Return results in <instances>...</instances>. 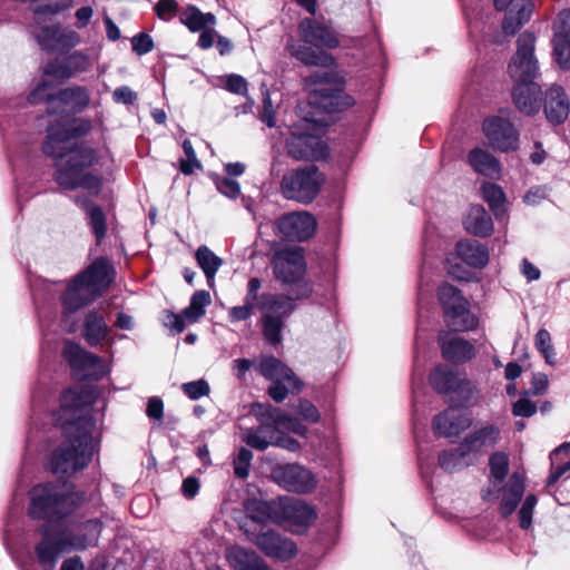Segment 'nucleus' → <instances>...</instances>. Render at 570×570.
I'll list each match as a JSON object with an SVG mask.
<instances>
[{"label":"nucleus","instance_id":"nucleus-1","mask_svg":"<svg viewBox=\"0 0 570 570\" xmlns=\"http://www.w3.org/2000/svg\"><path fill=\"white\" fill-rule=\"evenodd\" d=\"M83 497L71 491L67 484L37 485L31 491L29 514L47 521L42 540L36 548L38 560L45 570H52L60 554L95 544L101 531L97 520L75 524L63 520Z\"/></svg>","mask_w":570,"mask_h":570},{"label":"nucleus","instance_id":"nucleus-12","mask_svg":"<svg viewBox=\"0 0 570 570\" xmlns=\"http://www.w3.org/2000/svg\"><path fill=\"white\" fill-rule=\"evenodd\" d=\"M271 476L286 491L299 494L312 492L317 484L314 474L305 466L296 463L275 466Z\"/></svg>","mask_w":570,"mask_h":570},{"label":"nucleus","instance_id":"nucleus-11","mask_svg":"<svg viewBox=\"0 0 570 570\" xmlns=\"http://www.w3.org/2000/svg\"><path fill=\"white\" fill-rule=\"evenodd\" d=\"M535 38L530 32L518 37L517 51L508 65V72L514 82L534 80L539 73V62L534 55Z\"/></svg>","mask_w":570,"mask_h":570},{"label":"nucleus","instance_id":"nucleus-57","mask_svg":"<svg viewBox=\"0 0 570 570\" xmlns=\"http://www.w3.org/2000/svg\"><path fill=\"white\" fill-rule=\"evenodd\" d=\"M225 88L233 94L245 96L247 94V81L242 76L232 73L225 78Z\"/></svg>","mask_w":570,"mask_h":570},{"label":"nucleus","instance_id":"nucleus-7","mask_svg":"<svg viewBox=\"0 0 570 570\" xmlns=\"http://www.w3.org/2000/svg\"><path fill=\"white\" fill-rule=\"evenodd\" d=\"M49 87L51 85L47 80H42L29 95V100L32 104L46 100L49 115L79 112L89 105L90 96L83 87L66 88L57 95L49 94Z\"/></svg>","mask_w":570,"mask_h":570},{"label":"nucleus","instance_id":"nucleus-28","mask_svg":"<svg viewBox=\"0 0 570 570\" xmlns=\"http://www.w3.org/2000/svg\"><path fill=\"white\" fill-rule=\"evenodd\" d=\"M89 66V57L83 52L76 51L68 56L63 62L52 61L48 63L45 67V76L69 78L75 73L87 70Z\"/></svg>","mask_w":570,"mask_h":570},{"label":"nucleus","instance_id":"nucleus-24","mask_svg":"<svg viewBox=\"0 0 570 570\" xmlns=\"http://www.w3.org/2000/svg\"><path fill=\"white\" fill-rule=\"evenodd\" d=\"M544 112L547 119L553 124L559 125L564 122L570 114L569 98L560 86H551L544 98Z\"/></svg>","mask_w":570,"mask_h":570},{"label":"nucleus","instance_id":"nucleus-40","mask_svg":"<svg viewBox=\"0 0 570 570\" xmlns=\"http://www.w3.org/2000/svg\"><path fill=\"white\" fill-rule=\"evenodd\" d=\"M229 564L236 570H264L259 557L250 550L235 546L226 550Z\"/></svg>","mask_w":570,"mask_h":570},{"label":"nucleus","instance_id":"nucleus-56","mask_svg":"<svg viewBox=\"0 0 570 570\" xmlns=\"http://www.w3.org/2000/svg\"><path fill=\"white\" fill-rule=\"evenodd\" d=\"M215 184L218 191L225 195L226 197L236 198L240 193V186L238 181H236L235 179L227 177L217 178Z\"/></svg>","mask_w":570,"mask_h":570},{"label":"nucleus","instance_id":"nucleus-30","mask_svg":"<svg viewBox=\"0 0 570 570\" xmlns=\"http://www.w3.org/2000/svg\"><path fill=\"white\" fill-rule=\"evenodd\" d=\"M278 428L275 423L262 422L256 429L242 431V440L253 449L264 451L275 444Z\"/></svg>","mask_w":570,"mask_h":570},{"label":"nucleus","instance_id":"nucleus-16","mask_svg":"<svg viewBox=\"0 0 570 570\" xmlns=\"http://www.w3.org/2000/svg\"><path fill=\"white\" fill-rule=\"evenodd\" d=\"M63 355L71 367L79 371L83 377L98 380L107 373L101 360L83 350L79 344L67 342Z\"/></svg>","mask_w":570,"mask_h":570},{"label":"nucleus","instance_id":"nucleus-45","mask_svg":"<svg viewBox=\"0 0 570 570\" xmlns=\"http://www.w3.org/2000/svg\"><path fill=\"white\" fill-rule=\"evenodd\" d=\"M439 464L443 470L454 472L469 466L472 463L468 456L462 455L461 448L459 446L456 450L443 451L439 455Z\"/></svg>","mask_w":570,"mask_h":570},{"label":"nucleus","instance_id":"nucleus-35","mask_svg":"<svg viewBox=\"0 0 570 570\" xmlns=\"http://www.w3.org/2000/svg\"><path fill=\"white\" fill-rule=\"evenodd\" d=\"M468 161L470 166L483 176L492 179L500 177L501 166L500 163L487 150L474 148L469 153Z\"/></svg>","mask_w":570,"mask_h":570},{"label":"nucleus","instance_id":"nucleus-42","mask_svg":"<svg viewBox=\"0 0 570 570\" xmlns=\"http://www.w3.org/2000/svg\"><path fill=\"white\" fill-rule=\"evenodd\" d=\"M180 22L186 24L190 31L196 32L214 26L216 18L212 13H203L195 7H187L180 12Z\"/></svg>","mask_w":570,"mask_h":570},{"label":"nucleus","instance_id":"nucleus-51","mask_svg":"<svg viewBox=\"0 0 570 570\" xmlns=\"http://www.w3.org/2000/svg\"><path fill=\"white\" fill-rule=\"evenodd\" d=\"M180 387L184 393L193 401L199 400L203 396H207L210 392V386L204 379L184 383Z\"/></svg>","mask_w":570,"mask_h":570},{"label":"nucleus","instance_id":"nucleus-49","mask_svg":"<svg viewBox=\"0 0 570 570\" xmlns=\"http://www.w3.org/2000/svg\"><path fill=\"white\" fill-rule=\"evenodd\" d=\"M253 453L246 448H240L234 458V473L239 479H246L249 475Z\"/></svg>","mask_w":570,"mask_h":570},{"label":"nucleus","instance_id":"nucleus-4","mask_svg":"<svg viewBox=\"0 0 570 570\" xmlns=\"http://www.w3.org/2000/svg\"><path fill=\"white\" fill-rule=\"evenodd\" d=\"M114 269L108 261L99 258L86 271L73 277L61 295L65 321L86 305L96 301L110 285Z\"/></svg>","mask_w":570,"mask_h":570},{"label":"nucleus","instance_id":"nucleus-41","mask_svg":"<svg viewBox=\"0 0 570 570\" xmlns=\"http://www.w3.org/2000/svg\"><path fill=\"white\" fill-rule=\"evenodd\" d=\"M195 258L206 276L208 286L214 288L215 276L223 265V259L205 245L198 247L195 253Z\"/></svg>","mask_w":570,"mask_h":570},{"label":"nucleus","instance_id":"nucleus-22","mask_svg":"<svg viewBox=\"0 0 570 570\" xmlns=\"http://www.w3.org/2000/svg\"><path fill=\"white\" fill-rule=\"evenodd\" d=\"M512 98L521 112L528 116L535 115L541 107V87L534 80L515 82Z\"/></svg>","mask_w":570,"mask_h":570},{"label":"nucleus","instance_id":"nucleus-29","mask_svg":"<svg viewBox=\"0 0 570 570\" xmlns=\"http://www.w3.org/2000/svg\"><path fill=\"white\" fill-rule=\"evenodd\" d=\"M259 373L274 383L292 382L293 390H301V382L293 371L274 356L264 357L258 366Z\"/></svg>","mask_w":570,"mask_h":570},{"label":"nucleus","instance_id":"nucleus-46","mask_svg":"<svg viewBox=\"0 0 570 570\" xmlns=\"http://www.w3.org/2000/svg\"><path fill=\"white\" fill-rule=\"evenodd\" d=\"M482 195L495 215H499L504 203V193L502 188L495 184L487 183L482 186Z\"/></svg>","mask_w":570,"mask_h":570},{"label":"nucleus","instance_id":"nucleus-53","mask_svg":"<svg viewBox=\"0 0 570 570\" xmlns=\"http://www.w3.org/2000/svg\"><path fill=\"white\" fill-rule=\"evenodd\" d=\"M73 0H50V2L43 7H38L33 10L36 19L40 20L45 14H56L70 8Z\"/></svg>","mask_w":570,"mask_h":570},{"label":"nucleus","instance_id":"nucleus-43","mask_svg":"<svg viewBox=\"0 0 570 570\" xmlns=\"http://www.w3.org/2000/svg\"><path fill=\"white\" fill-rule=\"evenodd\" d=\"M533 344L548 365L554 366L557 364V354L552 344L551 334L548 330L540 328L534 335Z\"/></svg>","mask_w":570,"mask_h":570},{"label":"nucleus","instance_id":"nucleus-10","mask_svg":"<svg viewBox=\"0 0 570 570\" xmlns=\"http://www.w3.org/2000/svg\"><path fill=\"white\" fill-rule=\"evenodd\" d=\"M439 299L444 308L446 322L453 331L473 330L478 320L469 311V302L452 285L444 284L439 288Z\"/></svg>","mask_w":570,"mask_h":570},{"label":"nucleus","instance_id":"nucleus-54","mask_svg":"<svg viewBox=\"0 0 570 570\" xmlns=\"http://www.w3.org/2000/svg\"><path fill=\"white\" fill-rule=\"evenodd\" d=\"M262 95H263V108L259 114V119L265 122L268 127L275 126V109L269 96V91L266 86H262Z\"/></svg>","mask_w":570,"mask_h":570},{"label":"nucleus","instance_id":"nucleus-23","mask_svg":"<svg viewBox=\"0 0 570 570\" xmlns=\"http://www.w3.org/2000/svg\"><path fill=\"white\" fill-rule=\"evenodd\" d=\"M471 425V420L461 410L450 407L435 416L433 429L439 436H456Z\"/></svg>","mask_w":570,"mask_h":570},{"label":"nucleus","instance_id":"nucleus-48","mask_svg":"<svg viewBox=\"0 0 570 570\" xmlns=\"http://www.w3.org/2000/svg\"><path fill=\"white\" fill-rule=\"evenodd\" d=\"M490 471L491 476L499 483L504 480L509 470L508 455L502 452H497L490 456Z\"/></svg>","mask_w":570,"mask_h":570},{"label":"nucleus","instance_id":"nucleus-52","mask_svg":"<svg viewBox=\"0 0 570 570\" xmlns=\"http://www.w3.org/2000/svg\"><path fill=\"white\" fill-rule=\"evenodd\" d=\"M538 500L534 494H529L520 510H519V524L522 529H529L532 524V514Z\"/></svg>","mask_w":570,"mask_h":570},{"label":"nucleus","instance_id":"nucleus-18","mask_svg":"<svg viewBox=\"0 0 570 570\" xmlns=\"http://www.w3.org/2000/svg\"><path fill=\"white\" fill-rule=\"evenodd\" d=\"M498 10H504L502 29L505 35H514L525 23L533 10L532 0H493Z\"/></svg>","mask_w":570,"mask_h":570},{"label":"nucleus","instance_id":"nucleus-47","mask_svg":"<svg viewBox=\"0 0 570 570\" xmlns=\"http://www.w3.org/2000/svg\"><path fill=\"white\" fill-rule=\"evenodd\" d=\"M553 53L557 63L562 69L570 68V39H566V37H554Z\"/></svg>","mask_w":570,"mask_h":570},{"label":"nucleus","instance_id":"nucleus-27","mask_svg":"<svg viewBox=\"0 0 570 570\" xmlns=\"http://www.w3.org/2000/svg\"><path fill=\"white\" fill-rule=\"evenodd\" d=\"M245 512L248 519L247 528L250 530L252 527L249 524H262L268 521L279 522V501L268 502L258 499H249L245 503Z\"/></svg>","mask_w":570,"mask_h":570},{"label":"nucleus","instance_id":"nucleus-32","mask_svg":"<svg viewBox=\"0 0 570 570\" xmlns=\"http://www.w3.org/2000/svg\"><path fill=\"white\" fill-rule=\"evenodd\" d=\"M286 49L289 55L306 66H320L328 68L334 63V59L331 55L316 51L309 47L297 43L292 40L287 43Z\"/></svg>","mask_w":570,"mask_h":570},{"label":"nucleus","instance_id":"nucleus-36","mask_svg":"<svg viewBox=\"0 0 570 570\" xmlns=\"http://www.w3.org/2000/svg\"><path fill=\"white\" fill-rule=\"evenodd\" d=\"M443 356L451 362L462 363L474 356V347L462 337L453 336L449 341L440 336Z\"/></svg>","mask_w":570,"mask_h":570},{"label":"nucleus","instance_id":"nucleus-2","mask_svg":"<svg viewBox=\"0 0 570 570\" xmlns=\"http://www.w3.org/2000/svg\"><path fill=\"white\" fill-rule=\"evenodd\" d=\"M89 129L90 124L86 120L65 118L62 122L48 127L42 150L46 155L59 159L56 174L59 186L67 189L81 187L98 195L101 188L100 177L86 171L97 161L96 151L87 145H69L72 137L83 135Z\"/></svg>","mask_w":570,"mask_h":570},{"label":"nucleus","instance_id":"nucleus-58","mask_svg":"<svg viewBox=\"0 0 570 570\" xmlns=\"http://www.w3.org/2000/svg\"><path fill=\"white\" fill-rule=\"evenodd\" d=\"M554 37L570 39V10L561 11L554 21Z\"/></svg>","mask_w":570,"mask_h":570},{"label":"nucleus","instance_id":"nucleus-21","mask_svg":"<svg viewBox=\"0 0 570 570\" xmlns=\"http://www.w3.org/2000/svg\"><path fill=\"white\" fill-rule=\"evenodd\" d=\"M499 429L494 425H487L461 442L460 448L463 456H468L473 463L488 448L493 446L499 439Z\"/></svg>","mask_w":570,"mask_h":570},{"label":"nucleus","instance_id":"nucleus-63","mask_svg":"<svg viewBox=\"0 0 570 570\" xmlns=\"http://www.w3.org/2000/svg\"><path fill=\"white\" fill-rule=\"evenodd\" d=\"M132 49L138 55H145L151 51L153 49V40L146 33H140L138 36H135L131 40Z\"/></svg>","mask_w":570,"mask_h":570},{"label":"nucleus","instance_id":"nucleus-8","mask_svg":"<svg viewBox=\"0 0 570 570\" xmlns=\"http://www.w3.org/2000/svg\"><path fill=\"white\" fill-rule=\"evenodd\" d=\"M274 276L283 284H297L295 298L308 297L312 293L309 284L303 282L306 262L301 247L284 248L275 252L272 258Z\"/></svg>","mask_w":570,"mask_h":570},{"label":"nucleus","instance_id":"nucleus-26","mask_svg":"<svg viewBox=\"0 0 570 570\" xmlns=\"http://www.w3.org/2000/svg\"><path fill=\"white\" fill-rule=\"evenodd\" d=\"M110 334V327L105 321V316L97 309L88 311L82 321V337L91 345L97 346L107 341Z\"/></svg>","mask_w":570,"mask_h":570},{"label":"nucleus","instance_id":"nucleus-61","mask_svg":"<svg viewBox=\"0 0 570 570\" xmlns=\"http://www.w3.org/2000/svg\"><path fill=\"white\" fill-rule=\"evenodd\" d=\"M255 304L245 299L242 306H234L229 309V320L233 323L245 321L250 317Z\"/></svg>","mask_w":570,"mask_h":570},{"label":"nucleus","instance_id":"nucleus-5","mask_svg":"<svg viewBox=\"0 0 570 570\" xmlns=\"http://www.w3.org/2000/svg\"><path fill=\"white\" fill-rule=\"evenodd\" d=\"M262 287V282L257 277H253L247 284V295L245 299L257 304L263 313V333L272 344H277L282 341V330L284 321L294 311L295 305L293 298L289 296L277 294H264L258 297V291Z\"/></svg>","mask_w":570,"mask_h":570},{"label":"nucleus","instance_id":"nucleus-9","mask_svg":"<svg viewBox=\"0 0 570 570\" xmlns=\"http://www.w3.org/2000/svg\"><path fill=\"white\" fill-rule=\"evenodd\" d=\"M324 181L323 174L312 165L286 174L281 187L287 199L308 204L316 198Z\"/></svg>","mask_w":570,"mask_h":570},{"label":"nucleus","instance_id":"nucleus-25","mask_svg":"<svg viewBox=\"0 0 570 570\" xmlns=\"http://www.w3.org/2000/svg\"><path fill=\"white\" fill-rule=\"evenodd\" d=\"M316 514L312 507L296 499L279 500V522L293 525H307Z\"/></svg>","mask_w":570,"mask_h":570},{"label":"nucleus","instance_id":"nucleus-31","mask_svg":"<svg viewBox=\"0 0 570 570\" xmlns=\"http://www.w3.org/2000/svg\"><path fill=\"white\" fill-rule=\"evenodd\" d=\"M73 200L85 212L88 225L97 242L100 243L107 232L106 215L102 209L82 196H76Z\"/></svg>","mask_w":570,"mask_h":570},{"label":"nucleus","instance_id":"nucleus-55","mask_svg":"<svg viewBox=\"0 0 570 570\" xmlns=\"http://www.w3.org/2000/svg\"><path fill=\"white\" fill-rule=\"evenodd\" d=\"M294 409L296 413L308 423H316L321 417L316 406L308 400H299L298 404Z\"/></svg>","mask_w":570,"mask_h":570},{"label":"nucleus","instance_id":"nucleus-13","mask_svg":"<svg viewBox=\"0 0 570 570\" xmlns=\"http://www.w3.org/2000/svg\"><path fill=\"white\" fill-rule=\"evenodd\" d=\"M316 220L307 212H294L282 216L275 223L276 233L288 240L304 242L316 232Z\"/></svg>","mask_w":570,"mask_h":570},{"label":"nucleus","instance_id":"nucleus-33","mask_svg":"<svg viewBox=\"0 0 570 570\" xmlns=\"http://www.w3.org/2000/svg\"><path fill=\"white\" fill-rule=\"evenodd\" d=\"M523 492H524V482H523V478L518 474V473H513L507 485L503 488V491H502V498H501V503H500V513L503 515V517H508L510 514H512L522 495H523Z\"/></svg>","mask_w":570,"mask_h":570},{"label":"nucleus","instance_id":"nucleus-37","mask_svg":"<svg viewBox=\"0 0 570 570\" xmlns=\"http://www.w3.org/2000/svg\"><path fill=\"white\" fill-rule=\"evenodd\" d=\"M463 224L468 233L481 237L489 236L493 230L491 217L480 205L470 207Z\"/></svg>","mask_w":570,"mask_h":570},{"label":"nucleus","instance_id":"nucleus-34","mask_svg":"<svg viewBox=\"0 0 570 570\" xmlns=\"http://www.w3.org/2000/svg\"><path fill=\"white\" fill-rule=\"evenodd\" d=\"M455 249L458 256L471 267L481 268L489 262L488 249L478 240H460Z\"/></svg>","mask_w":570,"mask_h":570},{"label":"nucleus","instance_id":"nucleus-44","mask_svg":"<svg viewBox=\"0 0 570 570\" xmlns=\"http://www.w3.org/2000/svg\"><path fill=\"white\" fill-rule=\"evenodd\" d=\"M268 419L277 425V428H284L293 433L305 436L307 433V428L303 425L297 420L293 419L292 416L283 413L279 409H272L269 407L267 411Z\"/></svg>","mask_w":570,"mask_h":570},{"label":"nucleus","instance_id":"nucleus-14","mask_svg":"<svg viewBox=\"0 0 570 570\" xmlns=\"http://www.w3.org/2000/svg\"><path fill=\"white\" fill-rule=\"evenodd\" d=\"M240 528L247 538L269 557L287 560L296 554L295 543L289 539L282 538L274 531L257 533L256 530L247 528V523L242 524Z\"/></svg>","mask_w":570,"mask_h":570},{"label":"nucleus","instance_id":"nucleus-38","mask_svg":"<svg viewBox=\"0 0 570 570\" xmlns=\"http://www.w3.org/2000/svg\"><path fill=\"white\" fill-rule=\"evenodd\" d=\"M212 303L210 294L205 291H196L189 302V305L180 312V332L184 330L185 322L191 324L198 322L206 313V307Z\"/></svg>","mask_w":570,"mask_h":570},{"label":"nucleus","instance_id":"nucleus-60","mask_svg":"<svg viewBox=\"0 0 570 570\" xmlns=\"http://www.w3.org/2000/svg\"><path fill=\"white\" fill-rule=\"evenodd\" d=\"M299 390H293V381L292 382H282L275 383L273 386L268 389V395L275 402H282L286 399L289 392H298Z\"/></svg>","mask_w":570,"mask_h":570},{"label":"nucleus","instance_id":"nucleus-17","mask_svg":"<svg viewBox=\"0 0 570 570\" xmlns=\"http://www.w3.org/2000/svg\"><path fill=\"white\" fill-rule=\"evenodd\" d=\"M483 132L490 145L501 151L515 150L519 145V134L513 125L501 117H492L484 121Z\"/></svg>","mask_w":570,"mask_h":570},{"label":"nucleus","instance_id":"nucleus-59","mask_svg":"<svg viewBox=\"0 0 570 570\" xmlns=\"http://www.w3.org/2000/svg\"><path fill=\"white\" fill-rule=\"evenodd\" d=\"M158 18L168 21L176 16L177 2L176 0H159L155 7Z\"/></svg>","mask_w":570,"mask_h":570},{"label":"nucleus","instance_id":"nucleus-15","mask_svg":"<svg viewBox=\"0 0 570 570\" xmlns=\"http://www.w3.org/2000/svg\"><path fill=\"white\" fill-rule=\"evenodd\" d=\"M286 148L296 160H321L328 155L326 144L317 135L307 132L293 131L286 140Z\"/></svg>","mask_w":570,"mask_h":570},{"label":"nucleus","instance_id":"nucleus-62","mask_svg":"<svg viewBox=\"0 0 570 570\" xmlns=\"http://www.w3.org/2000/svg\"><path fill=\"white\" fill-rule=\"evenodd\" d=\"M512 411L515 416L529 417L537 412V405L529 399L521 397L513 404Z\"/></svg>","mask_w":570,"mask_h":570},{"label":"nucleus","instance_id":"nucleus-50","mask_svg":"<svg viewBox=\"0 0 570 570\" xmlns=\"http://www.w3.org/2000/svg\"><path fill=\"white\" fill-rule=\"evenodd\" d=\"M183 149L186 156V159L180 160V171L189 175L195 173V170L202 169V164L197 159L194 147L189 140H184Z\"/></svg>","mask_w":570,"mask_h":570},{"label":"nucleus","instance_id":"nucleus-39","mask_svg":"<svg viewBox=\"0 0 570 570\" xmlns=\"http://www.w3.org/2000/svg\"><path fill=\"white\" fill-rule=\"evenodd\" d=\"M430 383L439 393H448L456 387L471 391L469 383L461 385L460 377L451 368L442 365L435 367L430 374Z\"/></svg>","mask_w":570,"mask_h":570},{"label":"nucleus","instance_id":"nucleus-3","mask_svg":"<svg viewBox=\"0 0 570 570\" xmlns=\"http://www.w3.org/2000/svg\"><path fill=\"white\" fill-rule=\"evenodd\" d=\"M86 403L82 392L76 389L67 390L61 396V412L66 417L62 426L67 442L52 458V472L60 478L83 469L95 452L96 422L91 416L82 414Z\"/></svg>","mask_w":570,"mask_h":570},{"label":"nucleus","instance_id":"nucleus-6","mask_svg":"<svg viewBox=\"0 0 570 570\" xmlns=\"http://www.w3.org/2000/svg\"><path fill=\"white\" fill-rule=\"evenodd\" d=\"M309 102L327 112H336L354 105V99L342 90V82L331 70L314 71L304 79Z\"/></svg>","mask_w":570,"mask_h":570},{"label":"nucleus","instance_id":"nucleus-64","mask_svg":"<svg viewBox=\"0 0 570 570\" xmlns=\"http://www.w3.org/2000/svg\"><path fill=\"white\" fill-rule=\"evenodd\" d=\"M114 99L116 102L131 105L137 99V95L127 86L119 87L114 91Z\"/></svg>","mask_w":570,"mask_h":570},{"label":"nucleus","instance_id":"nucleus-19","mask_svg":"<svg viewBox=\"0 0 570 570\" xmlns=\"http://www.w3.org/2000/svg\"><path fill=\"white\" fill-rule=\"evenodd\" d=\"M36 37L41 48L48 51L73 48L80 42V36L75 30L60 24L43 27Z\"/></svg>","mask_w":570,"mask_h":570},{"label":"nucleus","instance_id":"nucleus-20","mask_svg":"<svg viewBox=\"0 0 570 570\" xmlns=\"http://www.w3.org/2000/svg\"><path fill=\"white\" fill-rule=\"evenodd\" d=\"M302 40L315 47L336 48L340 43L333 29L317 20L305 18L298 24Z\"/></svg>","mask_w":570,"mask_h":570}]
</instances>
